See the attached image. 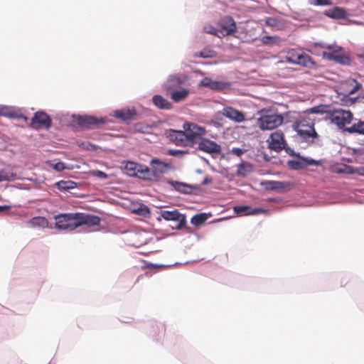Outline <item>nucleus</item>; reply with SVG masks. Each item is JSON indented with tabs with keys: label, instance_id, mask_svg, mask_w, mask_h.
Segmentation results:
<instances>
[{
	"label": "nucleus",
	"instance_id": "nucleus-1",
	"mask_svg": "<svg viewBox=\"0 0 364 364\" xmlns=\"http://www.w3.org/2000/svg\"><path fill=\"white\" fill-rule=\"evenodd\" d=\"M183 131L169 129L167 137L175 145L178 146L193 147L198 144L199 150L210 154H218L221 152V146L215 141L203 138L206 130L196 124L186 122L183 124Z\"/></svg>",
	"mask_w": 364,
	"mask_h": 364
},
{
	"label": "nucleus",
	"instance_id": "nucleus-2",
	"mask_svg": "<svg viewBox=\"0 0 364 364\" xmlns=\"http://www.w3.org/2000/svg\"><path fill=\"white\" fill-rule=\"evenodd\" d=\"M54 218L55 228L68 232L82 225L88 227L99 225L100 223V218L98 216L85 213H62L55 216Z\"/></svg>",
	"mask_w": 364,
	"mask_h": 364
},
{
	"label": "nucleus",
	"instance_id": "nucleus-3",
	"mask_svg": "<svg viewBox=\"0 0 364 364\" xmlns=\"http://www.w3.org/2000/svg\"><path fill=\"white\" fill-rule=\"evenodd\" d=\"M315 119L306 114L299 115L292 124L297 135L309 144H314L319 136L314 128Z\"/></svg>",
	"mask_w": 364,
	"mask_h": 364
},
{
	"label": "nucleus",
	"instance_id": "nucleus-4",
	"mask_svg": "<svg viewBox=\"0 0 364 364\" xmlns=\"http://www.w3.org/2000/svg\"><path fill=\"white\" fill-rule=\"evenodd\" d=\"M286 60L309 68H312L316 65V63L309 55L295 49H291L287 52Z\"/></svg>",
	"mask_w": 364,
	"mask_h": 364
},
{
	"label": "nucleus",
	"instance_id": "nucleus-5",
	"mask_svg": "<svg viewBox=\"0 0 364 364\" xmlns=\"http://www.w3.org/2000/svg\"><path fill=\"white\" fill-rule=\"evenodd\" d=\"M328 119L339 129L345 130L346 125L349 124L353 119V114L349 110L338 109L330 112L328 114Z\"/></svg>",
	"mask_w": 364,
	"mask_h": 364
},
{
	"label": "nucleus",
	"instance_id": "nucleus-6",
	"mask_svg": "<svg viewBox=\"0 0 364 364\" xmlns=\"http://www.w3.org/2000/svg\"><path fill=\"white\" fill-rule=\"evenodd\" d=\"M283 122L284 118L281 114H263L257 119V124L262 130H271L282 125Z\"/></svg>",
	"mask_w": 364,
	"mask_h": 364
},
{
	"label": "nucleus",
	"instance_id": "nucleus-7",
	"mask_svg": "<svg viewBox=\"0 0 364 364\" xmlns=\"http://www.w3.org/2000/svg\"><path fill=\"white\" fill-rule=\"evenodd\" d=\"M328 52H323V55L328 60H333L342 65H348L350 58L341 53L342 48L338 46H328Z\"/></svg>",
	"mask_w": 364,
	"mask_h": 364
},
{
	"label": "nucleus",
	"instance_id": "nucleus-8",
	"mask_svg": "<svg viewBox=\"0 0 364 364\" xmlns=\"http://www.w3.org/2000/svg\"><path fill=\"white\" fill-rule=\"evenodd\" d=\"M73 118L77 125L82 129L98 128L105 122L102 119H98L97 118L92 116L74 115Z\"/></svg>",
	"mask_w": 364,
	"mask_h": 364
},
{
	"label": "nucleus",
	"instance_id": "nucleus-9",
	"mask_svg": "<svg viewBox=\"0 0 364 364\" xmlns=\"http://www.w3.org/2000/svg\"><path fill=\"white\" fill-rule=\"evenodd\" d=\"M267 142L269 148L277 151L283 149L286 144L284 134L280 130L272 133L267 139Z\"/></svg>",
	"mask_w": 364,
	"mask_h": 364
},
{
	"label": "nucleus",
	"instance_id": "nucleus-10",
	"mask_svg": "<svg viewBox=\"0 0 364 364\" xmlns=\"http://www.w3.org/2000/svg\"><path fill=\"white\" fill-rule=\"evenodd\" d=\"M161 216L166 220L178 221V229H181L186 226V217L184 215L181 214L178 210H174L171 211L161 210Z\"/></svg>",
	"mask_w": 364,
	"mask_h": 364
},
{
	"label": "nucleus",
	"instance_id": "nucleus-11",
	"mask_svg": "<svg viewBox=\"0 0 364 364\" xmlns=\"http://www.w3.org/2000/svg\"><path fill=\"white\" fill-rule=\"evenodd\" d=\"M237 31L235 21L231 16H225L221 18L220 22L219 33L222 36H229Z\"/></svg>",
	"mask_w": 364,
	"mask_h": 364
},
{
	"label": "nucleus",
	"instance_id": "nucleus-12",
	"mask_svg": "<svg viewBox=\"0 0 364 364\" xmlns=\"http://www.w3.org/2000/svg\"><path fill=\"white\" fill-rule=\"evenodd\" d=\"M31 126L35 129L49 128L51 126V119L46 113L38 112L31 119Z\"/></svg>",
	"mask_w": 364,
	"mask_h": 364
},
{
	"label": "nucleus",
	"instance_id": "nucleus-13",
	"mask_svg": "<svg viewBox=\"0 0 364 364\" xmlns=\"http://www.w3.org/2000/svg\"><path fill=\"white\" fill-rule=\"evenodd\" d=\"M221 114L226 118H228L237 123H240L245 120V114L242 112L232 107H225L222 109Z\"/></svg>",
	"mask_w": 364,
	"mask_h": 364
},
{
	"label": "nucleus",
	"instance_id": "nucleus-14",
	"mask_svg": "<svg viewBox=\"0 0 364 364\" xmlns=\"http://www.w3.org/2000/svg\"><path fill=\"white\" fill-rule=\"evenodd\" d=\"M234 212L240 215H251L260 213H269V210L262 208H252L249 205H237L233 208Z\"/></svg>",
	"mask_w": 364,
	"mask_h": 364
},
{
	"label": "nucleus",
	"instance_id": "nucleus-15",
	"mask_svg": "<svg viewBox=\"0 0 364 364\" xmlns=\"http://www.w3.org/2000/svg\"><path fill=\"white\" fill-rule=\"evenodd\" d=\"M136 176L144 180L149 181L156 180L159 177L156 171H151L149 167L141 164L140 168H138Z\"/></svg>",
	"mask_w": 364,
	"mask_h": 364
},
{
	"label": "nucleus",
	"instance_id": "nucleus-16",
	"mask_svg": "<svg viewBox=\"0 0 364 364\" xmlns=\"http://www.w3.org/2000/svg\"><path fill=\"white\" fill-rule=\"evenodd\" d=\"M136 115V112L134 109H122L116 110L113 116L123 122L132 120Z\"/></svg>",
	"mask_w": 364,
	"mask_h": 364
},
{
	"label": "nucleus",
	"instance_id": "nucleus-17",
	"mask_svg": "<svg viewBox=\"0 0 364 364\" xmlns=\"http://www.w3.org/2000/svg\"><path fill=\"white\" fill-rule=\"evenodd\" d=\"M200 85L203 87H209L214 90H222L226 88L228 85L227 83L212 80L211 79L207 77L201 80Z\"/></svg>",
	"mask_w": 364,
	"mask_h": 364
},
{
	"label": "nucleus",
	"instance_id": "nucleus-18",
	"mask_svg": "<svg viewBox=\"0 0 364 364\" xmlns=\"http://www.w3.org/2000/svg\"><path fill=\"white\" fill-rule=\"evenodd\" d=\"M323 14L326 16L335 19H344L347 17L346 10L338 6L326 10Z\"/></svg>",
	"mask_w": 364,
	"mask_h": 364
},
{
	"label": "nucleus",
	"instance_id": "nucleus-19",
	"mask_svg": "<svg viewBox=\"0 0 364 364\" xmlns=\"http://www.w3.org/2000/svg\"><path fill=\"white\" fill-rule=\"evenodd\" d=\"M154 104L159 109H170L172 107V105L166 99L163 97L161 95H156L152 98Z\"/></svg>",
	"mask_w": 364,
	"mask_h": 364
},
{
	"label": "nucleus",
	"instance_id": "nucleus-20",
	"mask_svg": "<svg viewBox=\"0 0 364 364\" xmlns=\"http://www.w3.org/2000/svg\"><path fill=\"white\" fill-rule=\"evenodd\" d=\"M0 116L6 117L9 118H17V119H26V117L16 114L14 111L11 109V107L7 106H0Z\"/></svg>",
	"mask_w": 364,
	"mask_h": 364
},
{
	"label": "nucleus",
	"instance_id": "nucleus-21",
	"mask_svg": "<svg viewBox=\"0 0 364 364\" xmlns=\"http://www.w3.org/2000/svg\"><path fill=\"white\" fill-rule=\"evenodd\" d=\"M263 184L265 186V188L267 190L272 191H280L287 187V183L285 182L277 181H267Z\"/></svg>",
	"mask_w": 364,
	"mask_h": 364
},
{
	"label": "nucleus",
	"instance_id": "nucleus-22",
	"mask_svg": "<svg viewBox=\"0 0 364 364\" xmlns=\"http://www.w3.org/2000/svg\"><path fill=\"white\" fill-rule=\"evenodd\" d=\"M151 164L153 166V167L155 168L154 171H158L160 173H166L168 169L170 168V166L163 162L159 159H153L151 161Z\"/></svg>",
	"mask_w": 364,
	"mask_h": 364
},
{
	"label": "nucleus",
	"instance_id": "nucleus-23",
	"mask_svg": "<svg viewBox=\"0 0 364 364\" xmlns=\"http://www.w3.org/2000/svg\"><path fill=\"white\" fill-rule=\"evenodd\" d=\"M189 95V91L186 89H181L171 92V98L175 102H178L184 100Z\"/></svg>",
	"mask_w": 364,
	"mask_h": 364
},
{
	"label": "nucleus",
	"instance_id": "nucleus-24",
	"mask_svg": "<svg viewBox=\"0 0 364 364\" xmlns=\"http://www.w3.org/2000/svg\"><path fill=\"white\" fill-rule=\"evenodd\" d=\"M55 186L61 191H66L76 188L77 183L72 181H60L55 183Z\"/></svg>",
	"mask_w": 364,
	"mask_h": 364
},
{
	"label": "nucleus",
	"instance_id": "nucleus-25",
	"mask_svg": "<svg viewBox=\"0 0 364 364\" xmlns=\"http://www.w3.org/2000/svg\"><path fill=\"white\" fill-rule=\"evenodd\" d=\"M345 131L348 133H358L364 134V122L359 121L357 123H354L351 127H346Z\"/></svg>",
	"mask_w": 364,
	"mask_h": 364
},
{
	"label": "nucleus",
	"instance_id": "nucleus-26",
	"mask_svg": "<svg viewBox=\"0 0 364 364\" xmlns=\"http://www.w3.org/2000/svg\"><path fill=\"white\" fill-rule=\"evenodd\" d=\"M139 168H140V164L132 161H128L124 166L127 174L130 176H136Z\"/></svg>",
	"mask_w": 364,
	"mask_h": 364
},
{
	"label": "nucleus",
	"instance_id": "nucleus-27",
	"mask_svg": "<svg viewBox=\"0 0 364 364\" xmlns=\"http://www.w3.org/2000/svg\"><path fill=\"white\" fill-rule=\"evenodd\" d=\"M170 183L174 188L183 193H189L191 192V186L182 182L171 181Z\"/></svg>",
	"mask_w": 364,
	"mask_h": 364
},
{
	"label": "nucleus",
	"instance_id": "nucleus-28",
	"mask_svg": "<svg viewBox=\"0 0 364 364\" xmlns=\"http://www.w3.org/2000/svg\"><path fill=\"white\" fill-rule=\"evenodd\" d=\"M252 166L250 163L242 162L237 166V174L238 176H246L247 173L251 172Z\"/></svg>",
	"mask_w": 364,
	"mask_h": 364
},
{
	"label": "nucleus",
	"instance_id": "nucleus-29",
	"mask_svg": "<svg viewBox=\"0 0 364 364\" xmlns=\"http://www.w3.org/2000/svg\"><path fill=\"white\" fill-rule=\"evenodd\" d=\"M208 217L205 213H200L193 216L191 222L193 225L198 227L205 223Z\"/></svg>",
	"mask_w": 364,
	"mask_h": 364
},
{
	"label": "nucleus",
	"instance_id": "nucleus-30",
	"mask_svg": "<svg viewBox=\"0 0 364 364\" xmlns=\"http://www.w3.org/2000/svg\"><path fill=\"white\" fill-rule=\"evenodd\" d=\"M29 223L32 227H42L47 226L48 220L43 217H34L31 219Z\"/></svg>",
	"mask_w": 364,
	"mask_h": 364
},
{
	"label": "nucleus",
	"instance_id": "nucleus-31",
	"mask_svg": "<svg viewBox=\"0 0 364 364\" xmlns=\"http://www.w3.org/2000/svg\"><path fill=\"white\" fill-rule=\"evenodd\" d=\"M288 165L290 168L294 170L305 168L304 157H301L299 161H289Z\"/></svg>",
	"mask_w": 364,
	"mask_h": 364
},
{
	"label": "nucleus",
	"instance_id": "nucleus-32",
	"mask_svg": "<svg viewBox=\"0 0 364 364\" xmlns=\"http://www.w3.org/2000/svg\"><path fill=\"white\" fill-rule=\"evenodd\" d=\"M150 127L146 124H143L141 123H136L134 126V130L136 132H139L142 134H147L149 132Z\"/></svg>",
	"mask_w": 364,
	"mask_h": 364
},
{
	"label": "nucleus",
	"instance_id": "nucleus-33",
	"mask_svg": "<svg viewBox=\"0 0 364 364\" xmlns=\"http://www.w3.org/2000/svg\"><path fill=\"white\" fill-rule=\"evenodd\" d=\"M134 213L139 215L146 216L150 213V210L146 205L144 204H140L137 208L134 210Z\"/></svg>",
	"mask_w": 364,
	"mask_h": 364
},
{
	"label": "nucleus",
	"instance_id": "nucleus-34",
	"mask_svg": "<svg viewBox=\"0 0 364 364\" xmlns=\"http://www.w3.org/2000/svg\"><path fill=\"white\" fill-rule=\"evenodd\" d=\"M16 175L6 170H0V181L14 179Z\"/></svg>",
	"mask_w": 364,
	"mask_h": 364
},
{
	"label": "nucleus",
	"instance_id": "nucleus-35",
	"mask_svg": "<svg viewBox=\"0 0 364 364\" xmlns=\"http://www.w3.org/2000/svg\"><path fill=\"white\" fill-rule=\"evenodd\" d=\"M324 112H325L324 107L323 105H320V106L314 107H311V108L307 109L304 114H306L309 115V114H310V113L322 114Z\"/></svg>",
	"mask_w": 364,
	"mask_h": 364
},
{
	"label": "nucleus",
	"instance_id": "nucleus-36",
	"mask_svg": "<svg viewBox=\"0 0 364 364\" xmlns=\"http://www.w3.org/2000/svg\"><path fill=\"white\" fill-rule=\"evenodd\" d=\"M204 31L207 33L213 34L214 36H220L219 29H216L211 25H207L204 27Z\"/></svg>",
	"mask_w": 364,
	"mask_h": 364
},
{
	"label": "nucleus",
	"instance_id": "nucleus-37",
	"mask_svg": "<svg viewBox=\"0 0 364 364\" xmlns=\"http://www.w3.org/2000/svg\"><path fill=\"white\" fill-rule=\"evenodd\" d=\"M304 161L305 162V168L309 166H321L322 164L321 161H316L312 159H308L304 157Z\"/></svg>",
	"mask_w": 364,
	"mask_h": 364
},
{
	"label": "nucleus",
	"instance_id": "nucleus-38",
	"mask_svg": "<svg viewBox=\"0 0 364 364\" xmlns=\"http://www.w3.org/2000/svg\"><path fill=\"white\" fill-rule=\"evenodd\" d=\"M180 84H181V82H180L179 79L178 77H173L170 78V80H168V87L169 90H172V89H174L175 87H176V85H179Z\"/></svg>",
	"mask_w": 364,
	"mask_h": 364
},
{
	"label": "nucleus",
	"instance_id": "nucleus-39",
	"mask_svg": "<svg viewBox=\"0 0 364 364\" xmlns=\"http://www.w3.org/2000/svg\"><path fill=\"white\" fill-rule=\"evenodd\" d=\"M168 153L171 156H183L184 154H188V151H187L175 150V149H169L168 151Z\"/></svg>",
	"mask_w": 364,
	"mask_h": 364
},
{
	"label": "nucleus",
	"instance_id": "nucleus-40",
	"mask_svg": "<svg viewBox=\"0 0 364 364\" xmlns=\"http://www.w3.org/2000/svg\"><path fill=\"white\" fill-rule=\"evenodd\" d=\"M314 4L316 6H331L333 3L331 0H314Z\"/></svg>",
	"mask_w": 364,
	"mask_h": 364
},
{
	"label": "nucleus",
	"instance_id": "nucleus-41",
	"mask_svg": "<svg viewBox=\"0 0 364 364\" xmlns=\"http://www.w3.org/2000/svg\"><path fill=\"white\" fill-rule=\"evenodd\" d=\"M245 150L240 148H232L230 152L237 156H240L245 153Z\"/></svg>",
	"mask_w": 364,
	"mask_h": 364
},
{
	"label": "nucleus",
	"instance_id": "nucleus-42",
	"mask_svg": "<svg viewBox=\"0 0 364 364\" xmlns=\"http://www.w3.org/2000/svg\"><path fill=\"white\" fill-rule=\"evenodd\" d=\"M93 176L100 178H107V174L102 171H93Z\"/></svg>",
	"mask_w": 364,
	"mask_h": 364
},
{
	"label": "nucleus",
	"instance_id": "nucleus-43",
	"mask_svg": "<svg viewBox=\"0 0 364 364\" xmlns=\"http://www.w3.org/2000/svg\"><path fill=\"white\" fill-rule=\"evenodd\" d=\"M353 82H355V85L353 86V87L350 90L348 91V94L349 95L355 93L361 87V85L359 82H356L355 80H353Z\"/></svg>",
	"mask_w": 364,
	"mask_h": 364
},
{
	"label": "nucleus",
	"instance_id": "nucleus-44",
	"mask_svg": "<svg viewBox=\"0 0 364 364\" xmlns=\"http://www.w3.org/2000/svg\"><path fill=\"white\" fill-rule=\"evenodd\" d=\"M53 168L58 171H62L65 167L63 162H58L53 166Z\"/></svg>",
	"mask_w": 364,
	"mask_h": 364
},
{
	"label": "nucleus",
	"instance_id": "nucleus-45",
	"mask_svg": "<svg viewBox=\"0 0 364 364\" xmlns=\"http://www.w3.org/2000/svg\"><path fill=\"white\" fill-rule=\"evenodd\" d=\"M276 19L273 18H268L266 20V23L269 26H274L275 24Z\"/></svg>",
	"mask_w": 364,
	"mask_h": 364
},
{
	"label": "nucleus",
	"instance_id": "nucleus-46",
	"mask_svg": "<svg viewBox=\"0 0 364 364\" xmlns=\"http://www.w3.org/2000/svg\"><path fill=\"white\" fill-rule=\"evenodd\" d=\"M211 182H212V178L210 177L206 176L202 181V185H207Z\"/></svg>",
	"mask_w": 364,
	"mask_h": 364
},
{
	"label": "nucleus",
	"instance_id": "nucleus-47",
	"mask_svg": "<svg viewBox=\"0 0 364 364\" xmlns=\"http://www.w3.org/2000/svg\"><path fill=\"white\" fill-rule=\"evenodd\" d=\"M199 56L202 57V58H209V57H213V54H205L204 52H200V54H199Z\"/></svg>",
	"mask_w": 364,
	"mask_h": 364
},
{
	"label": "nucleus",
	"instance_id": "nucleus-48",
	"mask_svg": "<svg viewBox=\"0 0 364 364\" xmlns=\"http://www.w3.org/2000/svg\"><path fill=\"white\" fill-rule=\"evenodd\" d=\"M10 208L9 205H0V213L7 210Z\"/></svg>",
	"mask_w": 364,
	"mask_h": 364
},
{
	"label": "nucleus",
	"instance_id": "nucleus-49",
	"mask_svg": "<svg viewBox=\"0 0 364 364\" xmlns=\"http://www.w3.org/2000/svg\"><path fill=\"white\" fill-rule=\"evenodd\" d=\"M270 38H271V37H269V36H264V37L262 38V42H263L264 43H267V41H268Z\"/></svg>",
	"mask_w": 364,
	"mask_h": 364
},
{
	"label": "nucleus",
	"instance_id": "nucleus-50",
	"mask_svg": "<svg viewBox=\"0 0 364 364\" xmlns=\"http://www.w3.org/2000/svg\"><path fill=\"white\" fill-rule=\"evenodd\" d=\"M358 173L360 175L364 176V167H361L359 168Z\"/></svg>",
	"mask_w": 364,
	"mask_h": 364
},
{
	"label": "nucleus",
	"instance_id": "nucleus-51",
	"mask_svg": "<svg viewBox=\"0 0 364 364\" xmlns=\"http://www.w3.org/2000/svg\"><path fill=\"white\" fill-rule=\"evenodd\" d=\"M363 57H364V53H363Z\"/></svg>",
	"mask_w": 364,
	"mask_h": 364
}]
</instances>
